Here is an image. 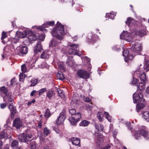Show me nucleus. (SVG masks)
I'll return each instance as SVG.
<instances>
[{
    "mask_svg": "<svg viewBox=\"0 0 149 149\" xmlns=\"http://www.w3.org/2000/svg\"><path fill=\"white\" fill-rule=\"evenodd\" d=\"M97 117L100 121H102L103 116L101 112H98L97 114Z\"/></svg>",
    "mask_w": 149,
    "mask_h": 149,
    "instance_id": "obj_44",
    "label": "nucleus"
},
{
    "mask_svg": "<svg viewBox=\"0 0 149 149\" xmlns=\"http://www.w3.org/2000/svg\"><path fill=\"white\" fill-rule=\"evenodd\" d=\"M84 100L87 102H89L91 101V100L88 97H84Z\"/></svg>",
    "mask_w": 149,
    "mask_h": 149,
    "instance_id": "obj_55",
    "label": "nucleus"
},
{
    "mask_svg": "<svg viewBox=\"0 0 149 149\" xmlns=\"http://www.w3.org/2000/svg\"><path fill=\"white\" fill-rule=\"evenodd\" d=\"M133 34L130 33L129 34L127 31H123L120 36L121 39H123L127 41L130 42L132 40Z\"/></svg>",
    "mask_w": 149,
    "mask_h": 149,
    "instance_id": "obj_7",
    "label": "nucleus"
},
{
    "mask_svg": "<svg viewBox=\"0 0 149 149\" xmlns=\"http://www.w3.org/2000/svg\"><path fill=\"white\" fill-rule=\"evenodd\" d=\"M69 118V120L72 125H74L81 118V114L80 113L78 112L76 113L75 115Z\"/></svg>",
    "mask_w": 149,
    "mask_h": 149,
    "instance_id": "obj_9",
    "label": "nucleus"
},
{
    "mask_svg": "<svg viewBox=\"0 0 149 149\" xmlns=\"http://www.w3.org/2000/svg\"><path fill=\"white\" fill-rule=\"evenodd\" d=\"M7 130L5 129L2 131L0 134V139H7L9 137V134L7 133Z\"/></svg>",
    "mask_w": 149,
    "mask_h": 149,
    "instance_id": "obj_23",
    "label": "nucleus"
},
{
    "mask_svg": "<svg viewBox=\"0 0 149 149\" xmlns=\"http://www.w3.org/2000/svg\"><path fill=\"white\" fill-rule=\"evenodd\" d=\"M24 31L22 32L17 31L16 33V36L15 38L13 39V41L15 43H16L18 42V38H24L27 36L28 31Z\"/></svg>",
    "mask_w": 149,
    "mask_h": 149,
    "instance_id": "obj_8",
    "label": "nucleus"
},
{
    "mask_svg": "<svg viewBox=\"0 0 149 149\" xmlns=\"http://www.w3.org/2000/svg\"><path fill=\"white\" fill-rule=\"evenodd\" d=\"M111 148V146L109 145H107L106 146L100 149H109Z\"/></svg>",
    "mask_w": 149,
    "mask_h": 149,
    "instance_id": "obj_58",
    "label": "nucleus"
},
{
    "mask_svg": "<svg viewBox=\"0 0 149 149\" xmlns=\"http://www.w3.org/2000/svg\"><path fill=\"white\" fill-rule=\"evenodd\" d=\"M146 91L148 94H149V86H148L146 88Z\"/></svg>",
    "mask_w": 149,
    "mask_h": 149,
    "instance_id": "obj_62",
    "label": "nucleus"
},
{
    "mask_svg": "<svg viewBox=\"0 0 149 149\" xmlns=\"http://www.w3.org/2000/svg\"><path fill=\"white\" fill-rule=\"evenodd\" d=\"M142 118L147 121L149 122V112L144 111L142 113Z\"/></svg>",
    "mask_w": 149,
    "mask_h": 149,
    "instance_id": "obj_25",
    "label": "nucleus"
},
{
    "mask_svg": "<svg viewBox=\"0 0 149 149\" xmlns=\"http://www.w3.org/2000/svg\"><path fill=\"white\" fill-rule=\"evenodd\" d=\"M21 70L23 72H25L28 71L25 65L23 64L21 66Z\"/></svg>",
    "mask_w": 149,
    "mask_h": 149,
    "instance_id": "obj_46",
    "label": "nucleus"
},
{
    "mask_svg": "<svg viewBox=\"0 0 149 149\" xmlns=\"http://www.w3.org/2000/svg\"><path fill=\"white\" fill-rule=\"evenodd\" d=\"M25 75L23 73H21L19 74V80L20 81H22V80L25 78Z\"/></svg>",
    "mask_w": 149,
    "mask_h": 149,
    "instance_id": "obj_51",
    "label": "nucleus"
},
{
    "mask_svg": "<svg viewBox=\"0 0 149 149\" xmlns=\"http://www.w3.org/2000/svg\"><path fill=\"white\" fill-rule=\"evenodd\" d=\"M36 90H33L31 93V95L32 96H33L34 94L36 93Z\"/></svg>",
    "mask_w": 149,
    "mask_h": 149,
    "instance_id": "obj_60",
    "label": "nucleus"
},
{
    "mask_svg": "<svg viewBox=\"0 0 149 149\" xmlns=\"http://www.w3.org/2000/svg\"><path fill=\"white\" fill-rule=\"evenodd\" d=\"M139 77L141 80L145 82L147 80L146 74L144 72H143L142 73L140 74Z\"/></svg>",
    "mask_w": 149,
    "mask_h": 149,
    "instance_id": "obj_27",
    "label": "nucleus"
},
{
    "mask_svg": "<svg viewBox=\"0 0 149 149\" xmlns=\"http://www.w3.org/2000/svg\"><path fill=\"white\" fill-rule=\"evenodd\" d=\"M47 90V89L46 88H44L42 89H40L38 91L39 92V95H42L44 92H45Z\"/></svg>",
    "mask_w": 149,
    "mask_h": 149,
    "instance_id": "obj_48",
    "label": "nucleus"
},
{
    "mask_svg": "<svg viewBox=\"0 0 149 149\" xmlns=\"http://www.w3.org/2000/svg\"><path fill=\"white\" fill-rule=\"evenodd\" d=\"M132 18L130 17H129L127 19V21L125 22L126 24H127L129 25L131 22L132 21Z\"/></svg>",
    "mask_w": 149,
    "mask_h": 149,
    "instance_id": "obj_52",
    "label": "nucleus"
},
{
    "mask_svg": "<svg viewBox=\"0 0 149 149\" xmlns=\"http://www.w3.org/2000/svg\"><path fill=\"white\" fill-rule=\"evenodd\" d=\"M58 68L60 70H64L65 67H64V63H60L58 64Z\"/></svg>",
    "mask_w": 149,
    "mask_h": 149,
    "instance_id": "obj_47",
    "label": "nucleus"
},
{
    "mask_svg": "<svg viewBox=\"0 0 149 149\" xmlns=\"http://www.w3.org/2000/svg\"><path fill=\"white\" fill-rule=\"evenodd\" d=\"M30 147L31 149H35L36 147V146L35 143L32 142L30 144Z\"/></svg>",
    "mask_w": 149,
    "mask_h": 149,
    "instance_id": "obj_49",
    "label": "nucleus"
},
{
    "mask_svg": "<svg viewBox=\"0 0 149 149\" xmlns=\"http://www.w3.org/2000/svg\"><path fill=\"white\" fill-rule=\"evenodd\" d=\"M0 107L1 109H4L5 108L6 105L5 103H1L0 105Z\"/></svg>",
    "mask_w": 149,
    "mask_h": 149,
    "instance_id": "obj_59",
    "label": "nucleus"
},
{
    "mask_svg": "<svg viewBox=\"0 0 149 149\" xmlns=\"http://www.w3.org/2000/svg\"><path fill=\"white\" fill-rule=\"evenodd\" d=\"M104 139V136L101 134H97V142L98 143L99 142L102 141Z\"/></svg>",
    "mask_w": 149,
    "mask_h": 149,
    "instance_id": "obj_31",
    "label": "nucleus"
},
{
    "mask_svg": "<svg viewBox=\"0 0 149 149\" xmlns=\"http://www.w3.org/2000/svg\"><path fill=\"white\" fill-rule=\"evenodd\" d=\"M143 95L142 92L137 91L133 95L134 102L136 103L138 102H140L144 100V99H143Z\"/></svg>",
    "mask_w": 149,
    "mask_h": 149,
    "instance_id": "obj_6",
    "label": "nucleus"
},
{
    "mask_svg": "<svg viewBox=\"0 0 149 149\" xmlns=\"http://www.w3.org/2000/svg\"><path fill=\"white\" fill-rule=\"evenodd\" d=\"M104 114L105 116V117L109 122H111V117L110 116L109 113L107 112H104Z\"/></svg>",
    "mask_w": 149,
    "mask_h": 149,
    "instance_id": "obj_41",
    "label": "nucleus"
},
{
    "mask_svg": "<svg viewBox=\"0 0 149 149\" xmlns=\"http://www.w3.org/2000/svg\"><path fill=\"white\" fill-rule=\"evenodd\" d=\"M3 101L7 104L10 103L13 104L14 102L13 100L11 98L10 95H5V96L3 97Z\"/></svg>",
    "mask_w": 149,
    "mask_h": 149,
    "instance_id": "obj_21",
    "label": "nucleus"
},
{
    "mask_svg": "<svg viewBox=\"0 0 149 149\" xmlns=\"http://www.w3.org/2000/svg\"><path fill=\"white\" fill-rule=\"evenodd\" d=\"M43 132L44 135L45 136H46L49 134L50 133V131L49 130L48 128H44L43 130Z\"/></svg>",
    "mask_w": 149,
    "mask_h": 149,
    "instance_id": "obj_45",
    "label": "nucleus"
},
{
    "mask_svg": "<svg viewBox=\"0 0 149 149\" xmlns=\"http://www.w3.org/2000/svg\"><path fill=\"white\" fill-rule=\"evenodd\" d=\"M138 81V80L137 79L134 78L132 81V83L134 84H136L137 83Z\"/></svg>",
    "mask_w": 149,
    "mask_h": 149,
    "instance_id": "obj_56",
    "label": "nucleus"
},
{
    "mask_svg": "<svg viewBox=\"0 0 149 149\" xmlns=\"http://www.w3.org/2000/svg\"><path fill=\"white\" fill-rule=\"evenodd\" d=\"M131 49L136 53H139L142 50L141 44L139 43H136L134 45H132L131 47Z\"/></svg>",
    "mask_w": 149,
    "mask_h": 149,
    "instance_id": "obj_13",
    "label": "nucleus"
},
{
    "mask_svg": "<svg viewBox=\"0 0 149 149\" xmlns=\"http://www.w3.org/2000/svg\"><path fill=\"white\" fill-rule=\"evenodd\" d=\"M74 64V63L73 58L70 56L68 57L67 61V64L70 66H73Z\"/></svg>",
    "mask_w": 149,
    "mask_h": 149,
    "instance_id": "obj_26",
    "label": "nucleus"
},
{
    "mask_svg": "<svg viewBox=\"0 0 149 149\" xmlns=\"http://www.w3.org/2000/svg\"><path fill=\"white\" fill-rule=\"evenodd\" d=\"M49 45L50 47L52 48L55 51L60 48L58 43L57 42L56 40L54 39H53L51 40Z\"/></svg>",
    "mask_w": 149,
    "mask_h": 149,
    "instance_id": "obj_12",
    "label": "nucleus"
},
{
    "mask_svg": "<svg viewBox=\"0 0 149 149\" xmlns=\"http://www.w3.org/2000/svg\"><path fill=\"white\" fill-rule=\"evenodd\" d=\"M51 115V114L49 110L48 109H47L45 113V118H48Z\"/></svg>",
    "mask_w": 149,
    "mask_h": 149,
    "instance_id": "obj_43",
    "label": "nucleus"
},
{
    "mask_svg": "<svg viewBox=\"0 0 149 149\" xmlns=\"http://www.w3.org/2000/svg\"><path fill=\"white\" fill-rule=\"evenodd\" d=\"M36 102V100L35 99H33L31 101L27 103V104L29 106L31 105L32 103H34Z\"/></svg>",
    "mask_w": 149,
    "mask_h": 149,
    "instance_id": "obj_57",
    "label": "nucleus"
},
{
    "mask_svg": "<svg viewBox=\"0 0 149 149\" xmlns=\"http://www.w3.org/2000/svg\"><path fill=\"white\" fill-rule=\"evenodd\" d=\"M149 134V132L146 131V128L144 127L143 129H140L138 131H136L134 134V136L136 139L139 140L141 138V135L146 138L148 136Z\"/></svg>",
    "mask_w": 149,
    "mask_h": 149,
    "instance_id": "obj_2",
    "label": "nucleus"
},
{
    "mask_svg": "<svg viewBox=\"0 0 149 149\" xmlns=\"http://www.w3.org/2000/svg\"><path fill=\"white\" fill-rule=\"evenodd\" d=\"M27 36L28 37L30 41H31L35 40L38 38V36H36L33 32L31 31H28Z\"/></svg>",
    "mask_w": 149,
    "mask_h": 149,
    "instance_id": "obj_18",
    "label": "nucleus"
},
{
    "mask_svg": "<svg viewBox=\"0 0 149 149\" xmlns=\"http://www.w3.org/2000/svg\"><path fill=\"white\" fill-rule=\"evenodd\" d=\"M32 136L30 134L24 133L19 135L18 136V139L21 142H27L32 140Z\"/></svg>",
    "mask_w": 149,
    "mask_h": 149,
    "instance_id": "obj_5",
    "label": "nucleus"
},
{
    "mask_svg": "<svg viewBox=\"0 0 149 149\" xmlns=\"http://www.w3.org/2000/svg\"><path fill=\"white\" fill-rule=\"evenodd\" d=\"M123 55L124 56V59L126 62H127L128 60H132L134 57L132 54H129V51L127 49L123 51Z\"/></svg>",
    "mask_w": 149,
    "mask_h": 149,
    "instance_id": "obj_14",
    "label": "nucleus"
},
{
    "mask_svg": "<svg viewBox=\"0 0 149 149\" xmlns=\"http://www.w3.org/2000/svg\"><path fill=\"white\" fill-rule=\"evenodd\" d=\"M18 146V142L17 141L14 140L11 144V147L13 148H17Z\"/></svg>",
    "mask_w": 149,
    "mask_h": 149,
    "instance_id": "obj_39",
    "label": "nucleus"
},
{
    "mask_svg": "<svg viewBox=\"0 0 149 149\" xmlns=\"http://www.w3.org/2000/svg\"><path fill=\"white\" fill-rule=\"evenodd\" d=\"M0 91L1 93H4L5 95H8L7 94L8 91L5 87L3 86L1 87L0 88Z\"/></svg>",
    "mask_w": 149,
    "mask_h": 149,
    "instance_id": "obj_37",
    "label": "nucleus"
},
{
    "mask_svg": "<svg viewBox=\"0 0 149 149\" xmlns=\"http://www.w3.org/2000/svg\"><path fill=\"white\" fill-rule=\"evenodd\" d=\"M69 112L71 114L72 117L73 116V115H74L76 113V111L74 109L70 110Z\"/></svg>",
    "mask_w": 149,
    "mask_h": 149,
    "instance_id": "obj_50",
    "label": "nucleus"
},
{
    "mask_svg": "<svg viewBox=\"0 0 149 149\" xmlns=\"http://www.w3.org/2000/svg\"><path fill=\"white\" fill-rule=\"evenodd\" d=\"M76 94H74L73 97L72 99V100L71 102V106L74 107L77 106L78 104V96H77Z\"/></svg>",
    "mask_w": 149,
    "mask_h": 149,
    "instance_id": "obj_15",
    "label": "nucleus"
},
{
    "mask_svg": "<svg viewBox=\"0 0 149 149\" xmlns=\"http://www.w3.org/2000/svg\"><path fill=\"white\" fill-rule=\"evenodd\" d=\"M54 24V21L48 22H47L46 23L43 24L42 25L39 26H35L33 27H36V29H38L40 30L44 31H46L45 28L48 27L49 26H52Z\"/></svg>",
    "mask_w": 149,
    "mask_h": 149,
    "instance_id": "obj_10",
    "label": "nucleus"
},
{
    "mask_svg": "<svg viewBox=\"0 0 149 149\" xmlns=\"http://www.w3.org/2000/svg\"><path fill=\"white\" fill-rule=\"evenodd\" d=\"M65 119L64 115L63 113H61L56 120V123L57 125H60L63 123Z\"/></svg>",
    "mask_w": 149,
    "mask_h": 149,
    "instance_id": "obj_16",
    "label": "nucleus"
},
{
    "mask_svg": "<svg viewBox=\"0 0 149 149\" xmlns=\"http://www.w3.org/2000/svg\"><path fill=\"white\" fill-rule=\"evenodd\" d=\"M13 104L10 103L8 106V108L9 109L11 113V117L13 118L16 112V109L15 108L13 105Z\"/></svg>",
    "mask_w": 149,
    "mask_h": 149,
    "instance_id": "obj_19",
    "label": "nucleus"
},
{
    "mask_svg": "<svg viewBox=\"0 0 149 149\" xmlns=\"http://www.w3.org/2000/svg\"><path fill=\"white\" fill-rule=\"evenodd\" d=\"M57 77L58 79L62 80L64 78V76L62 72L61 71H59L57 74Z\"/></svg>",
    "mask_w": 149,
    "mask_h": 149,
    "instance_id": "obj_32",
    "label": "nucleus"
},
{
    "mask_svg": "<svg viewBox=\"0 0 149 149\" xmlns=\"http://www.w3.org/2000/svg\"><path fill=\"white\" fill-rule=\"evenodd\" d=\"M135 34L136 35L142 37L146 34L145 31L143 30H137L135 31Z\"/></svg>",
    "mask_w": 149,
    "mask_h": 149,
    "instance_id": "obj_28",
    "label": "nucleus"
},
{
    "mask_svg": "<svg viewBox=\"0 0 149 149\" xmlns=\"http://www.w3.org/2000/svg\"><path fill=\"white\" fill-rule=\"evenodd\" d=\"M38 80L37 79L33 78L31 79L30 81V83H31L30 86H34L36 85L38 83Z\"/></svg>",
    "mask_w": 149,
    "mask_h": 149,
    "instance_id": "obj_35",
    "label": "nucleus"
},
{
    "mask_svg": "<svg viewBox=\"0 0 149 149\" xmlns=\"http://www.w3.org/2000/svg\"><path fill=\"white\" fill-rule=\"evenodd\" d=\"M57 91L59 96L62 98H63L65 97V95L62 90L59 88L57 89Z\"/></svg>",
    "mask_w": 149,
    "mask_h": 149,
    "instance_id": "obj_38",
    "label": "nucleus"
},
{
    "mask_svg": "<svg viewBox=\"0 0 149 149\" xmlns=\"http://www.w3.org/2000/svg\"><path fill=\"white\" fill-rule=\"evenodd\" d=\"M42 50V47L41 42H39L37 43L34 48V51L35 54H36L38 52H40Z\"/></svg>",
    "mask_w": 149,
    "mask_h": 149,
    "instance_id": "obj_20",
    "label": "nucleus"
},
{
    "mask_svg": "<svg viewBox=\"0 0 149 149\" xmlns=\"http://www.w3.org/2000/svg\"><path fill=\"white\" fill-rule=\"evenodd\" d=\"M45 38V36L43 34L40 35L39 36V39L42 41H44Z\"/></svg>",
    "mask_w": 149,
    "mask_h": 149,
    "instance_id": "obj_54",
    "label": "nucleus"
},
{
    "mask_svg": "<svg viewBox=\"0 0 149 149\" xmlns=\"http://www.w3.org/2000/svg\"><path fill=\"white\" fill-rule=\"evenodd\" d=\"M138 88L140 91L144 90L145 88V83H139L138 85Z\"/></svg>",
    "mask_w": 149,
    "mask_h": 149,
    "instance_id": "obj_34",
    "label": "nucleus"
},
{
    "mask_svg": "<svg viewBox=\"0 0 149 149\" xmlns=\"http://www.w3.org/2000/svg\"><path fill=\"white\" fill-rule=\"evenodd\" d=\"M56 25V27L52 31V34L57 39L61 40L64 34L63 26L58 22Z\"/></svg>",
    "mask_w": 149,
    "mask_h": 149,
    "instance_id": "obj_1",
    "label": "nucleus"
},
{
    "mask_svg": "<svg viewBox=\"0 0 149 149\" xmlns=\"http://www.w3.org/2000/svg\"><path fill=\"white\" fill-rule=\"evenodd\" d=\"M89 123V121L86 120H83L80 123L79 125L81 126L86 127L88 126Z\"/></svg>",
    "mask_w": 149,
    "mask_h": 149,
    "instance_id": "obj_30",
    "label": "nucleus"
},
{
    "mask_svg": "<svg viewBox=\"0 0 149 149\" xmlns=\"http://www.w3.org/2000/svg\"><path fill=\"white\" fill-rule=\"evenodd\" d=\"M95 128L98 131H102L103 129V126L102 125L99 123H96L95 125Z\"/></svg>",
    "mask_w": 149,
    "mask_h": 149,
    "instance_id": "obj_33",
    "label": "nucleus"
},
{
    "mask_svg": "<svg viewBox=\"0 0 149 149\" xmlns=\"http://www.w3.org/2000/svg\"><path fill=\"white\" fill-rule=\"evenodd\" d=\"M144 68L147 71L149 70V60H145Z\"/></svg>",
    "mask_w": 149,
    "mask_h": 149,
    "instance_id": "obj_40",
    "label": "nucleus"
},
{
    "mask_svg": "<svg viewBox=\"0 0 149 149\" xmlns=\"http://www.w3.org/2000/svg\"><path fill=\"white\" fill-rule=\"evenodd\" d=\"M6 37V34L5 32L4 31H3L2 34V37L1 38V39L3 40V39H4Z\"/></svg>",
    "mask_w": 149,
    "mask_h": 149,
    "instance_id": "obj_53",
    "label": "nucleus"
},
{
    "mask_svg": "<svg viewBox=\"0 0 149 149\" xmlns=\"http://www.w3.org/2000/svg\"><path fill=\"white\" fill-rule=\"evenodd\" d=\"M13 125L17 129H19L22 125V122L19 118H16L14 120Z\"/></svg>",
    "mask_w": 149,
    "mask_h": 149,
    "instance_id": "obj_17",
    "label": "nucleus"
},
{
    "mask_svg": "<svg viewBox=\"0 0 149 149\" xmlns=\"http://www.w3.org/2000/svg\"><path fill=\"white\" fill-rule=\"evenodd\" d=\"M3 146V143L2 141L0 140V149H2V146Z\"/></svg>",
    "mask_w": 149,
    "mask_h": 149,
    "instance_id": "obj_63",
    "label": "nucleus"
},
{
    "mask_svg": "<svg viewBox=\"0 0 149 149\" xmlns=\"http://www.w3.org/2000/svg\"><path fill=\"white\" fill-rule=\"evenodd\" d=\"M68 45L70 46L71 48L68 52L69 54H75L79 56H80L82 55L81 52L77 49L79 46L78 45L71 44L69 42L68 43Z\"/></svg>",
    "mask_w": 149,
    "mask_h": 149,
    "instance_id": "obj_3",
    "label": "nucleus"
},
{
    "mask_svg": "<svg viewBox=\"0 0 149 149\" xmlns=\"http://www.w3.org/2000/svg\"><path fill=\"white\" fill-rule=\"evenodd\" d=\"M144 106V100H142V101L139 102L136 106V109L137 112H139V110L142 109Z\"/></svg>",
    "mask_w": 149,
    "mask_h": 149,
    "instance_id": "obj_24",
    "label": "nucleus"
},
{
    "mask_svg": "<svg viewBox=\"0 0 149 149\" xmlns=\"http://www.w3.org/2000/svg\"><path fill=\"white\" fill-rule=\"evenodd\" d=\"M15 52L16 54L19 56H23L27 53L28 48L25 46L20 45L15 49Z\"/></svg>",
    "mask_w": 149,
    "mask_h": 149,
    "instance_id": "obj_4",
    "label": "nucleus"
},
{
    "mask_svg": "<svg viewBox=\"0 0 149 149\" xmlns=\"http://www.w3.org/2000/svg\"><path fill=\"white\" fill-rule=\"evenodd\" d=\"M48 57V54L45 52H43L40 56V58H47Z\"/></svg>",
    "mask_w": 149,
    "mask_h": 149,
    "instance_id": "obj_42",
    "label": "nucleus"
},
{
    "mask_svg": "<svg viewBox=\"0 0 149 149\" xmlns=\"http://www.w3.org/2000/svg\"><path fill=\"white\" fill-rule=\"evenodd\" d=\"M42 124L41 122L40 121L38 123V127L40 128L42 127Z\"/></svg>",
    "mask_w": 149,
    "mask_h": 149,
    "instance_id": "obj_64",
    "label": "nucleus"
},
{
    "mask_svg": "<svg viewBox=\"0 0 149 149\" xmlns=\"http://www.w3.org/2000/svg\"><path fill=\"white\" fill-rule=\"evenodd\" d=\"M78 75L84 79H87L89 77V74L85 70H80L77 71Z\"/></svg>",
    "mask_w": 149,
    "mask_h": 149,
    "instance_id": "obj_11",
    "label": "nucleus"
},
{
    "mask_svg": "<svg viewBox=\"0 0 149 149\" xmlns=\"http://www.w3.org/2000/svg\"><path fill=\"white\" fill-rule=\"evenodd\" d=\"M71 141L73 145L80 146V141L79 139L77 138H72L71 139Z\"/></svg>",
    "mask_w": 149,
    "mask_h": 149,
    "instance_id": "obj_22",
    "label": "nucleus"
},
{
    "mask_svg": "<svg viewBox=\"0 0 149 149\" xmlns=\"http://www.w3.org/2000/svg\"><path fill=\"white\" fill-rule=\"evenodd\" d=\"M88 39L89 40V42H93V41H92V40H93V41L95 39L94 37H93V38H92L91 37H89Z\"/></svg>",
    "mask_w": 149,
    "mask_h": 149,
    "instance_id": "obj_61",
    "label": "nucleus"
},
{
    "mask_svg": "<svg viewBox=\"0 0 149 149\" xmlns=\"http://www.w3.org/2000/svg\"><path fill=\"white\" fill-rule=\"evenodd\" d=\"M54 95L53 91L52 90H49L47 93V97L49 99H51L53 97Z\"/></svg>",
    "mask_w": 149,
    "mask_h": 149,
    "instance_id": "obj_29",
    "label": "nucleus"
},
{
    "mask_svg": "<svg viewBox=\"0 0 149 149\" xmlns=\"http://www.w3.org/2000/svg\"><path fill=\"white\" fill-rule=\"evenodd\" d=\"M116 13L115 14L113 12L107 13L106 15V17L108 18L113 19L115 16Z\"/></svg>",
    "mask_w": 149,
    "mask_h": 149,
    "instance_id": "obj_36",
    "label": "nucleus"
}]
</instances>
